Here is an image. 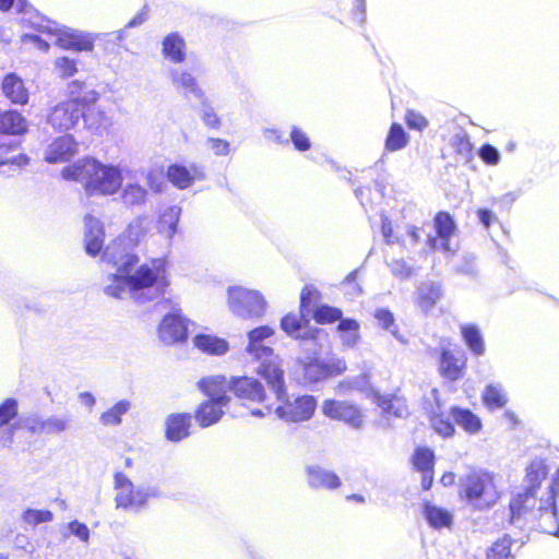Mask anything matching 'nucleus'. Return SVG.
<instances>
[{
	"label": "nucleus",
	"mask_w": 559,
	"mask_h": 559,
	"mask_svg": "<svg viewBox=\"0 0 559 559\" xmlns=\"http://www.w3.org/2000/svg\"><path fill=\"white\" fill-rule=\"evenodd\" d=\"M139 236L140 226L130 225L127 236H119L105 248L103 260L115 271L108 273L104 292L115 298L129 297L138 305H145L163 296L169 283L162 260L153 261L152 265H138L139 258L132 250Z\"/></svg>",
	"instance_id": "obj_1"
},
{
	"label": "nucleus",
	"mask_w": 559,
	"mask_h": 559,
	"mask_svg": "<svg viewBox=\"0 0 559 559\" xmlns=\"http://www.w3.org/2000/svg\"><path fill=\"white\" fill-rule=\"evenodd\" d=\"M64 179L82 183L87 195H112L122 186V173L118 166L103 164L85 157L62 169Z\"/></svg>",
	"instance_id": "obj_2"
},
{
	"label": "nucleus",
	"mask_w": 559,
	"mask_h": 559,
	"mask_svg": "<svg viewBox=\"0 0 559 559\" xmlns=\"http://www.w3.org/2000/svg\"><path fill=\"white\" fill-rule=\"evenodd\" d=\"M559 492L554 486L549 487L546 497L538 500L527 493H516L510 501V521L514 525H522L525 522L537 521L542 532L559 537V513L556 500Z\"/></svg>",
	"instance_id": "obj_3"
},
{
	"label": "nucleus",
	"mask_w": 559,
	"mask_h": 559,
	"mask_svg": "<svg viewBox=\"0 0 559 559\" xmlns=\"http://www.w3.org/2000/svg\"><path fill=\"white\" fill-rule=\"evenodd\" d=\"M32 26L39 34H24L22 41L24 44H33L43 51L48 50L50 46L49 40L63 49L92 51L94 41L100 36H93L82 31L61 27L57 22L40 15L35 16V20L32 21Z\"/></svg>",
	"instance_id": "obj_4"
},
{
	"label": "nucleus",
	"mask_w": 559,
	"mask_h": 559,
	"mask_svg": "<svg viewBox=\"0 0 559 559\" xmlns=\"http://www.w3.org/2000/svg\"><path fill=\"white\" fill-rule=\"evenodd\" d=\"M274 330L267 325L259 326L248 333L249 343L247 353L258 362L255 372L267 383L270 391L278 399L285 395V378L282 359L273 348L263 345L265 338L271 337Z\"/></svg>",
	"instance_id": "obj_5"
},
{
	"label": "nucleus",
	"mask_w": 559,
	"mask_h": 559,
	"mask_svg": "<svg viewBox=\"0 0 559 559\" xmlns=\"http://www.w3.org/2000/svg\"><path fill=\"white\" fill-rule=\"evenodd\" d=\"M84 83L72 81L68 86L69 99L55 105L47 117V123L56 131L66 132L74 128L83 116V105L97 102L98 93L84 91Z\"/></svg>",
	"instance_id": "obj_6"
},
{
	"label": "nucleus",
	"mask_w": 559,
	"mask_h": 559,
	"mask_svg": "<svg viewBox=\"0 0 559 559\" xmlns=\"http://www.w3.org/2000/svg\"><path fill=\"white\" fill-rule=\"evenodd\" d=\"M462 493L478 507H489L498 499L491 473L481 469H471L462 479Z\"/></svg>",
	"instance_id": "obj_7"
},
{
	"label": "nucleus",
	"mask_w": 559,
	"mask_h": 559,
	"mask_svg": "<svg viewBox=\"0 0 559 559\" xmlns=\"http://www.w3.org/2000/svg\"><path fill=\"white\" fill-rule=\"evenodd\" d=\"M115 502L117 509L127 512H139L145 508L148 498L155 496L154 489L138 487L123 474H115Z\"/></svg>",
	"instance_id": "obj_8"
},
{
	"label": "nucleus",
	"mask_w": 559,
	"mask_h": 559,
	"mask_svg": "<svg viewBox=\"0 0 559 559\" xmlns=\"http://www.w3.org/2000/svg\"><path fill=\"white\" fill-rule=\"evenodd\" d=\"M231 392L245 403L263 404L262 408H257L251 412L255 417H264L273 412L272 405L267 403L269 396L265 393L263 384L255 378H231Z\"/></svg>",
	"instance_id": "obj_9"
},
{
	"label": "nucleus",
	"mask_w": 559,
	"mask_h": 559,
	"mask_svg": "<svg viewBox=\"0 0 559 559\" xmlns=\"http://www.w3.org/2000/svg\"><path fill=\"white\" fill-rule=\"evenodd\" d=\"M274 396L282 404L277 405L273 411L280 419L286 423L307 421L317 409V400L312 395L305 394L289 400L285 390V395L282 399H278L275 394Z\"/></svg>",
	"instance_id": "obj_10"
},
{
	"label": "nucleus",
	"mask_w": 559,
	"mask_h": 559,
	"mask_svg": "<svg viewBox=\"0 0 559 559\" xmlns=\"http://www.w3.org/2000/svg\"><path fill=\"white\" fill-rule=\"evenodd\" d=\"M230 310L241 318H258L264 312L265 300L258 290L235 286L228 289Z\"/></svg>",
	"instance_id": "obj_11"
},
{
	"label": "nucleus",
	"mask_w": 559,
	"mask_h": 559,
	"mask_svg": "<svg viewBox=\"0 0 559 559\" xmlns=\"http://www.w3.org/2000/svg\"><path fill=\"white\" fill-rule=\"evenodd\" d=\"M281 329L290 337L300 340L305 346L310 343V347L307 349L314 355L319 352V342L326 336L322 329H310L304 313L301 316L286 314L281 320Z\"/></svg>",
	"instance_id": "obj_12"
},
{
	"label": "nucleus",
	"mask_w": 559,
	"mask_h": 559,
	"mask_svg": "<svg viewBox=\"0 0 559 559\" xmlns=\"http://www.w3.org/2000/svg\"><path fill=\"white\" fill-rule=\"evenodd\" d=\"M322 413L331 419L344 421L354 429H360L364 425V416L360 409L345 401H324Z\"/></svg>",
	"instance_id": "obj_13"
},
{
	"label": "nucleus",
	"mask_w": 559,
	"mask_h": 559,
	"mask_svg": "<svg viewBox=\"0 0 559 559\" xmlns=\"http://www.w3.org/2000/svg\"><path fill=\"white\" fill-rule=\"evenodd\" d=\"M158 335L165 344L181 343L187 340L188 328L179 308L171 307V312L164 317L158 328Z\"/></svg>",
	"instance_id": "obj_14"
},
{
	"label": "nucleus",
	"mask_w": 559,
	"mask_h": 559,
	"mask_svg": "<svg viewBox=\"0 0 559 559\" xmlns=\"http://www.w3.org/2000/svg\"><path fill=\"white\" fill-rule=\"evenodd\" d=\"M167 74L174 88L186 98L204 99L205 92L191 71L179 67H170Z\"/></svg>",
	"instance_id": "obj_15"
},
{
	"label": "nucleus",
	"mask_w": 559,
	"mask_h": 559,
	"mask_svg": "<svg viewBox=\"0 0 559 559\" xmlns=\"http://www.w3.org/2000/svg\"><path fill=\"white\" fill-rule=\"evenodd\" d=\"M346 370L344 359L332 357L328 360L313 359L304 366L305 378L309 382H319L338 376Z\"/></svg>",
	"instance_id": "obj_16"
},
{
	"label": "nucleus",
	"mask_w": 559,
	"mask_h": 559,
	"mask_svg": "<svg viewBox=\"0 0 559 559\" xmlns=\"http://www.w3.org/2000/svg\"><path fill=\"white\" fill-rule=\"evenodd\" d=\"M25 427L34 435H60L70 429L71 417L69 415H51L44 418L36 415L26 418Z\"/></svg>",
	"instance_id": "obj_17"
},
{
	"label": "nucleus",
	"mask_w": 559,
	"mask_h": 559,
	"mask_svg": "<svg viewBox=\"0 0 559 559\" xmlns=\"http://www.w3.org/2000/svg\"><path fill=\"white\" fill-rule=\"evenodd\" d=\"M437 236L427 235V243L431 250L440 249L444 252H453L450 247V238L456 230L452 216L447 212H439L435 217Z\"/></svg>",
	"instance_id": "obj_18"
},
{
	"label": "nucleus",
	"mask_w": 559,
	"mask_h": 559,
	"mask_svg": "<svg viewBox=\"0 0 559 559\" xmlns=\"http://www.w3.org/2000/svg\"><path fill=\"white\" fill-rule=\"evenodd\" d=\"M78 153V143L73 135L67 134L52 141L45 151V160L49 164L66 163Z\"/></svg>",
	"instance_id": "obj_19"
},
{
	"label": "nucleus",
	"mask_w": 559,
	"mask_h": 559,
	"mask_svg": "<svg viewBox=\"0 0 559 559\" xmlns=\"http://www.w3.org/2000/svg\"><path fill=\"white\" fill-rule=\"evenodd\" d=\"M168 180L178 189H187L197 180H204L205 173L203 168L197 164H191L189 167L173 164L167 169Z\"/></svg>",
	"instance_id": "obj_20"
},
{
	"label": "nucleus",
	"mask_w": 559,
	"mask_h": 559,
	"mask_svg": "<svg viewBox=\"0 0 559 559\" xmlns=\"http://www.w3.org/2000/svg\"><path fill=\"white\" fill-rule=\"evenodd\" d=\"M199 389L209 397L221 404H229L230 397L227 395L231 391V379L224 376H211L201 379L198 382Z\"/></svg>",
	"instance_id": "obj_21"
},
{
	"label": "nucleus",
	"mask_w": 559,
	"mask_h": 559,
	"mask_svg": "<svg viewBox=\"0 0 559 559\" xmlns=\"http://www.w3.org/2000/svg\"><path fill=\"white\" fill-rule=\"evenodd\" d=\"M84 240L86 253L91 257L99 254L104 246V227L99 219L92 215L84 218Z\"/></svg>",
	"instance_id": "obj_22"
},
{
	"label": "nucleus",
	"mask_w": 559,
	"mask_h": 559,
	"mask_svg": "<svg viewBox=\"0 0 559 559\" xmlns=\"http://www.w3.org/2000/svg\"><path fill=\"white\" fill-rule=\"evenodd\" d=\"M307 483L313 489H337L342 481L340 477L332 471L319 465H310L306 468Z\"/></svg>",
	"instance_id": "obj_23"
},
{
	"label": "nucleus",
	"mask_w": 559,
	"mask_h": 559,
	"mask_svg": "<svg viewBox=\"0 0 559 559\" xmlns=\"http://www.w3.org/2000/svg\"><path fill=\"white\" fill-rule=\"evenodd\" d=\"M27 131V121L17 110L0 111V148L10 146L2 142L4 135H21Z\"/></svg>",
	"instance_id": "obj_24"
},
{
	"label": "nucleus",
	"mask_w": 559,
	"mask_h": 559,
	"mask_svg": "<svg viewBox=\"0 0 559 559\" xmlns=\"http://www.w3.org/2000/svg\"><path fill=\"white\" fill-rule=\"evenodd\" d=\"M163 57L174 64H180L187 58V44L185 38L177 32L169 33L162 41Z\"/></svg>",
	"instance_id": "obj_25"
},
{
	"label": "nucleus",
	"mask_w": 559,
	"mask_h": 559,
	"mask_svg": "<svg viewBox=\"0 0 559 559\" xmlns=\"http://www.w3.org/2000/svg\"><path fill=\"white\" fill-rule=\"evenodd\" d=\"M17 415V401L7 399L0 404V444L9 447L13 441L14 427L10 421Z\"/></svg>",
	"instance_id": "obj_26"
},
{
	"label": "nucleus",
	"mask_w": 559,
	"mask_h": 559,
	"mask_svg": "<svg viewBox=\"0 0 559 559\" xmlns=\"http://www.w3.org/2000/svg\"><path fill=\"white\" fill-rule=\"evenodd\" d=\"M1 90L5 98L15 105H26L28 102V91L23 80L15 73L7 74L1 83Z\"/></svg>",
	"instance_id": "obj_27"
},
{
	"label": "nucleus",
	"mask_w": 559,
	"mask_h": 559,
	"mask_svg": "<svg viewBox=\"0 0 559 559\" xmlns=\"http://www.w3.org/2000/svg\"><path fill=\"white\" fill-rule=\"evenodd\" d=\"M228 404H221L215 400H206L197 408L194 418L200 427L206 428L216 424L224 414Z\"/></svg>",
	"instance_id": "obj_28"
},
{
	"label": "nucleus",
	"mask_w": 559,
	"mask_h": 559,
	"mask_svg": "<svg viewBox=\"0 0 559 559\" xmlns=\"http://www.w3.org/2000/svg\"><path fill=\"white\" fill-rule=\"evenodd\" d=\"M191 416L189 414H173L166 420V438L178 442L189 436Z\"/></svg>",
	"instance_id": "obj_29"
},
{
	"label": "nucleus",
	"mask_w": 559,
	"mask_h": 559,
	"mask_svg": "<svg viewBox=\"0 0 559 559\" xmlns=\"http://www.w3.org/2000/svg\"><path fill=\"white\" fill-rule=\"evenodd\" d=\"M464 360L457 358L449 348H442L440 354L439 371L448 380L455 381L462 376Z\"/></svg>",
	"instance_id": "obj_30"
},
{
	"label": "nucleus",
	"mask_w": 559,
	"mask_h": 559,
	"mask_svg": "<svg viewBox=\"0 0 559 559\" xmlns=\"http://www.w3.org/2000/svg\"><path fill=\"white\" fill-rule=\"evenodd\" d=\"M194 346L207 355H224L228 352L226 340L212 334H198L193 337Z\"/></svg>",
	"instance_id": "obj_31"
},
{
	"label": "nucleus",
	"mask_w": 559,
	"mask_h": 559,
	"mask_svg": "<svg viewBox=\"0 0 559 559\" xmlns=\"http://www.w3.org/2000/svg\"><path fill=\"white\" fill-rule=\"evenodd\" d=\"M85 127L93 133L102 134L109 127V119L104 110L91 105H83L82 118Z\"/></svg>",
	"instance_id": "obj_32"
},
{
	"label": "nucleus",
	"mask_w": 559,
	"mask_h": 559,
	"mask_svg": "<svg viewBox=\"0 0 559 559\" xmlns=\"http://www.w3.org/2000/svg\"><path fill=\"white\" fill-rule=\"evenodd\" d=\"M548 468L544 460L536 459L526 468L525 479L528 487L521 493L530 492L532 497H535L536 490L539 488L540 483L546 478Z\"/></svg>",
	"instance_id": "obj_33"
},
{
	"label": "nucleus",
	"mask_w": 559,
	"mask_h": 559,
	"mask_svg": "<svg viewBox=\"0 0 559 559\" xmlns=\"http://www.w3.org/2000/svg\"><path fill=\"white\" fill-rule=\"evenodd\" d=\"M181 215V207L173 205L167 207L158 221V231L166 238L171 239L178 230V222Z\"/></svg>",
	"instance_id": "obj_34"
},
{
	"label": "nucleus",
	"mask_w": 559,
	"mask_h": 559,
	"mask_svg": "<svg viewBox=\"0 0 559 559\" xmlns=\"http://www.w3.org/2000/svg\"><path fill=\"white\" fill-rule=\"evenodd\" d=\"M481 399L490 411L500 409L508 403L507 392L500 383L488 384L481 393Z\"/></svg>",
	"instance_id": "obj_35"
},
{
	"label": "nucleus",
	"mask_w": 559,
	"mask_h": 559,
	"mask_svg": "<svg viewBox=\"0 0 559 559\" xmlns=\"http://www.w3.org/2000/svg\"><path fill=\"white\" fill-rule=\"evenodd\" d=\"M148 192L138 182L127 183L121 191V201L128 207L143 206Z\"/></svg>",
	"instance_id": "obj_36"
},
{
	"label": "nucleus",
	"mask_w": 559,
	"mask_h": 559,
	"mask_svg": "<svg viewBox=\"0 0 559 559\" xmlns=\"http://www.w3.org/2000/svg\"><path fill=\"white\" fill-rule=\"evenodd\" d=\"M461 333L466 346L475 356H483L485 354V341L476 325L464 324L461 326Z\"/></svg>",
	"instance_id": "obj_37"
},
{
	"label": "nucleus",
	"mask_w": 559,
	"mask_h": 559,
	"mask_svg": "<svg viewBox=\"0 0 559 559\" xmlns=\"http://www.w3.org/2000/svg\"><path fill=\"white\" fill-rule=\"evenodd\" d=\"M451 416L455 424L461 426L468 433H477L481 429V421L479 417L469 409L452 407Z\"/></svg>",
	"instance_id": "obj_38"
},
{
	"label": "nucleus",
	"mask_w": 559,
	"mask_h": 559,
	"mask_svg": "<svg viewBox=\"0 0 559 559\" xmlns=\"http://www.w3.org/2000/svg\"><path fill=\"white\" fill-rule=\"evenodd\" d=\"M417 304L425 311H429L441 297L440 286L435 283H423L417 289Z\"/></svg>",
	"instance_id": "obj_39"
},
{
	"label": "nucleus",
	"mask_w": 559,
	"mask_h": 559,
	"mask_svg": "<svg viewBox=\"0 0 559 559\" xmlns=\"http://www.w3.org/2000/svg\"><path fill=\"white\" fill-rule=\"evenodd\" d=\"M424 516L429 525L437 530L450 527L452 524L451 513L445 509L439 508L431 503L425 504Z\"/></svg>",
	"instance_id": "obj_40"
},
{
	"label": "nucleus",
	"mask_w": 559,
	"mask_h": 559,
	"mask_svg": "<svg viewBox=\"0 0 559 559\" xmlns=\"http://www.w3.org/2000/svg\"><path fill=\"white\" fill-rule=\"evenodd\" d=\"M337 331L342 344L346 347H355L360 338L359 323L354 319H341Z\"/></svg>",
	"instance_id": "obj_41"
},
{
	"label": "nucleus",
	"mask_w": 559,
	"mask_h": 559,
	"mask_svg": "<svg viewBox=\"0 0 559 559\" xmlns=\"http://www.w3.org/2000/svg\"><path fill=\"white\" fill-rule=\"evenodd\" d=\"M408 144V135L400 123H392L385 139V150L396 152Z\"/></svg>",
	"instance_id": "obj_42"
},
{
	"label": "nucleus",
	"mask_w": 559,
	"mask_h": 559,
	"mask_svg": "<svg viewBox=\"0 0 559 559\" xmlns=\"http://www.w3.org/2000/svg\"><path fill=\"white\" fill-rule=\"evenodd\" d=\"M131 404L127 400H121L116 403L111 408L104 412L99 421L104 426H118L121 424V417L129 412Z\"/></svg>",
	"instance_id": "obj_43"
},
{
	"label": "nucleus",
	"mask_w": 559,
	"mask_h": 559,
	"mask_svg": "<svg viewBox=\"0 0 559 559\" xmlns=\"http://www.w3.org/2000/svg\"><path fill=\"white\" fill-rule=\"evenodd\" d=\"M374 318L378 321L379 325H381L384 330L389 331L396 340L402 343H405V340L399 334L397 328L395 325V319L393 313L388 309H377L374 312Z\"/></svg>",
	"instance_id": "obj_44"
},
{
	"label": "nucleus",
	"mask_w": 559,
	"mask_h": 559,
	"mask_svg": "<svg viewBox=\"0 0 559 559\" xmlns=\"http://www.w3.org/2000/svg\"><path fill=\"white\" fill-rule=\"evenodd\" d=\"M435 454L428 448H417L413 455V464L418 472L433 469Z\"/></svg>",
	"instance_id": "obj_45"
},
{
	"label": "nucleus",
	"mask_w": 559,
	"mask_h": 559,
	"mask_svg": "<svg viewBox=\"0 0 559 559\" xmlns=\"http://www.w3.org/2000/svg\"><path fill=\"white\" fill-rule=\"evenodd\" d=\"M313 318L320 324L331 323L342 319V311L337 308L322 305L314 309Z\"/></svg>",
	"instance_id": "obj_46"
},
{
	"label": "nucleus",
	"mask_w": 559,
	"mask_h": 559,
	"mask_svg": "<svg viewBox=\"0 0 559 559\" xmlns=\"http://www.w3.org/2000/svg\"><path fill=\"white\" fill-rule=\"evenodd\" d=\"M201 103L200 116L203 123L212 129H218L221 127V119L215 112L214 108L210 105L206 95L204 99H198Z\"/></svg>",
	"instance_id": "obj_47"
},
{
	"label": "nucleus",
	"mask_w": 559,
	"mask_h": 559,
	"mask_svg": "<svg viewBox=\"0 0 559 559\" xmlns=\"http://www.w3.org/2000/svg\"><path fill=\"white\" fill-rule=\"evenodd\" d=\"M510 547L511 539L509 537L499 539L487 551V559H512Z\"/></svg>",
	"instance_id": "obj_48"
},
{
	"label": "nucleus",
	"mask_w": 559,
	"mask_h": 559,
	"mask_svg": "<svg viewBox=\"0 0 559 559\" xmlns=\"http://www.w3.org/2000/svg\"><path fill=\"white\" fill-rule=\"evenodd\" d=\"M23 520L31 525H37L40 523L51 522L53 520V514L49 510L27 509L23 514Z\"/></svg>",
	"instance_id": "obj_49"
},
{
	"label": "nucleus",
	"mask_w": 559,
	"mask_h": 559,
	"mask_svg": "<svg viewBox=\"0 0 559 559\" xmlns=\"http://www.w3.org/2000/svg\"><path fill=\"white\" fill-rule=\"evenodd\" d=\"M67 532L63 533V536L67 537L69 535H73L78 537L81 542L87 543L90 540V528L86 524L74 520L68 523L67 525Z\"/></svg>",
	"instance_id": "obj_50"
},
{
	"label": "nucleus",
	"mask_w": 559,
	"mask_h": 559,
	"mask_svg": "<svg viewBox=\"0 0 559 559\" xmlns=\"http://www.w3.org/2000/svg\"><path fill=\"white\" fill-rule=\"evenodd\" d=\"M146 20V13L145 12H139L127 25L123 29H119L117 32H112L109 34H105V36L109 37V40H112L115 43H120L126 37V29L131 27H136L142 25Z\"/></svg>",
	"instance_id": "obj_51"
},
{
	"label": "nucleus",
	"mask_w": 559,
	"mask_h": 559,
	"mask_svg": "<svg viewBox=\"0 0 559 559\" xmlns=\"http://www.w3.org/2000/svg\"><path fill=\"white\" fill-rule=\"evenodd\" d=\"M290 141L295 148L305 152L311 147V142L306 132L298 127H293L290 130Z\"/></svg>",
	"instance_id": "obj_52"
},
{
	"label": "nucleus",
	"mask_w": 559,
	"mask_h": 559,
	"mask_svg": "<svg viewBox=\"0 0 559 559\" xmlns=\"http://www.w3.org/2000/svg\"><path fill=\"white\" fill-rule=\"evenodd\" d=\"M205 144L215 156H227L230 152L229 142L223 139L209 138Z\"/></svg>",
	"instance_id": "obj_53"
},
{
	"label": "nucleus",
	"mask_w": 559,
	"mask_h": 559,
	"mask_svg": "<svg viewBox=\"0 0 559 559\" xmlns=\"http://www.w3.org/2000/svg\"><path fill=\"white\" fill-rule=\"evenodd\" d=\"M55 66L61 76H72L78 71L75 60L68 57L57 58Z\"/></svg>",
	"instance_id": "obj_54"
},
{
	"label": "nucleus",
	"mask_w": 559,
	"mask_h": 559,
	"mask_svg": "<svg viewBox=\"0 0 559 559\" xmlns=\"http://www.w3.org/2000/svg\"><path fill=\"white\" fill-rule=\"evenodd\" d=\"M478 155L481 160L488 165H497L500 160L499 151L490 144H484L479 148Z\"/></svg>",
	"instance_id": "obj_55"
},
{
	"label": "nucleus",
	"mask_w": 559,
	"mask_h": 559,
	"mask_svg": "<svg viewBox=\"0 0 559 559\" xmlns=\"http://www.w3.org/2000/svg\"><path fill=\"white\" fill-rule=\"evenodd\" d=\"M405 122L409 129L421 131L428 124L426 118L419 112L408 110L405 115Z\"/></svg>",
	"instance_id": "obj_56"
},
{
	"label": "nucleus",
	"mask_w": 559,
	"mask_h": 559,
	"mask_svg": "<svg viewBox=\"0 0 559 559\" xmlns=\"http://www.w3.org/2000/svg\"><path fill=\"white\" fill-rule=\"evenodd\" d=\"M432 426L435 430L443 437H450L454 432L453 425L448 419H443L442 417H435L432 419Z\"/></svg>",
	"instance_id": "obj_57"
},
{
	"label": "nucleus",
	"mask_w": 559,
	"mask_h": 559,
	"mask_svg": "<svg viewBox=\"0 0 559 559\" xmlns=\"http://www.w3.org/2000/svg\"><path fill=\"white\" fill-rule=\"evenodd\" d=\"M383 412L388 414H393L396 417H402L405 413L404 406L400 403V401H392V400H383L379 404Z\"/></svg>",
	"instance_id": "obj_58"
},
{
	"label": "nucleus",
	"mask_w": 559,
	"mask_h": 559,
	"mask_svg": "<svg viewBox=\"0 0 559 559\" xmlns=\"http://www.w3.org/2000/svg\"><path fill=\"white\" fill-rule=\"evenodd\" d=\"M318 292L312 286H306L300 295L301 312L309 311L312 301L317 298Z\"/></svg>",
	"instance_id": "obj_59"
},
{
	"label": "nucleus",
	"mask_w": 559,
	"mask_h": 559,
	"mask_svg": "<svg viewBox=\"0 0 559 559\" xmlns=\"http://www.w3.org/2000/svg\"><path fill=\"white\" fill-rule=\"evenodd\" d=\"M390 269L395 276L408 277L411 275V266L402 259L392 261Z\"/></svg>",
	"instance_id": "obj_60"
},
{
	"label": "nucleus",
	"mask_w": 559,
	"mask_h": 559,
	"mask_svg": "<svg viewBox=\"0 0 559 559\" xmlns=\"http://www.w3.org/2000/svg\"><path fill=\"white\" fill-rule=\"evenodd\" d=\"M357 274H358V270H354L352 271L346 277L345 280L343 281V285L344 286H348L349 287V290L347 292L349 295H352L353 297L355 296H358L361 294V288L360 286L356 283V278H357Z\"/></svg>",
	"instance_id": "obj_61"
},
{
	"label": "nucleus",
	"mask_w": 559,
	"mask_h": 559,
	"mask_svg": "<svg viewBox=\"0 0 559 559\" xmlns=\"http://www.w3.org/2000/svg\"><path fill=\"white\" fill-rule=\"evenodd\" d=\"M381 234L386 243H394L397 239L393 235L392 223L386 216L381 217Z\"/></svg>",
	"instance_id": "obj_62"
},
{
	"label": "nucleus",
	"mask_w": 559,
	"mask_h": 559,
	"mask_svg": "<svg viewBox=\"0 0 559 559\" xmlns=\"http://www.w3.org/2000/svg\"><path fill=\"white\" fill-rule=\"evenodd\" d=\"M264 138L277 144H288V140L284 139L283 134L276 129H265L263 131Z\"/></svg>",
	"instance_id": "obj_63"
},
{
	"label": "nucleus",
	"mask_w": 559,
	"mask_h": 559,
	"mask_svg": "<svg viewBox=\"0 0 559 559\" xmlns=\"http://www.w3.org/2000/svg\"><path fill=\"white\" fill-rule=\"evenodd\" d=\"M477 216L479 222L485 226V228H489L492 221L497 218L496 215L487 209H479L477 211Z\"/></svg>",
	"instance_id": "obj_64"
}]
</instances>
